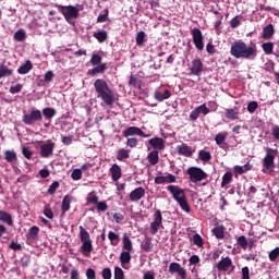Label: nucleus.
<instances>
[{
    "instance_id": "nucleus-1",
    "label": "nucleus",
    "mask_w": 279,
    "mask_h": 279,
    "mask_svg": "<svg viewBox=\"0 0 279 279\" xmlns=\"http://www.w3.org/2000/svg\"><path fill=\"white\" fill-rule=\"evenodd\" d=\"M230 53L231 56H233V58H243L244 60H256V56H258V49L254 44L247 46V44H245L243 40H238L232 44Z\"/></svg>"
},
{
    "instance_id": "nucleus-2",
    "label": "nucleus",
    "mask_w": 279,
    "mask_h": 279,
    "mask_svg": "<svg viewBox=\"0 0 279 279\" xmlns=\"http://www.w3.org/2000/svg\"><path fill=\"white\" fill-rule=\"evenodd\" d=\"M94 88L96 90V97L101 99L106 106H113L117 98L114 97V92L108 85V82L104 78H97L94 82Z\"/></svg>"
},
{
    "instance_id": "nucleus-3",
    "label": "nucleus",
    "mask_w": 279,
    "mask_h": 279,
    "mask_svg": "<svg viewBox=\"0 0 279 279\" xmlns=\"http://www.w3.org/2000/svg\"><path fill=\"white\" fill-rule=\"evenodd\" d=\"M167 191L171 193L173 199L179 204L184 213H191V207L189 206V201L186 199V194L178 185H168Z\"/></svg>"
},
{
    "instance_id": "nucleus-4",
    "label": "nucleus",
    "mask_w": 279,
    "mask_h": 279,
    "mask_svg": "<svg viewBox=\"0 0 279 279\" xmlns=\"http://www.w3.org/2000/svg\"><path fill=\"white\" fill-rule=\"evenodd\" d=\"M57 8L61 14H63L65 21H73L80 16V12L84 10V7L82 4L76 5H62L57 4Z\"/></svg>"
},
{
    "instance_id": "nucleus-5",
    "label": "nucleus",
    "mask_w": 279,
    "mask_h": 279,
    "mask_svg": "<svg viewBox=\"0 0 279 279\" xmlns=\"http://www.w3.org/2000/svg\"><path fill=\"white\" fill-rule=\"evenodd\" d=\"M265 151L266 156L263 159V172L267 173L268 171L269 173H271V171H274L276 167V165L274 163V160H276V149L266 147Z\"/></svg>"
},
{
    "instance_id": "nucleus-6",
    "label": "nucleus",
    "mask_w": 279,
    "mask_h": 279,
    "mask_svg": "<svg viewBox=\"0 0 279 279\" xmlns=\"http://www.w3.org/2000/svg\"><path fill=\"white\" fill-rule=\"evenodd\" d=\"M80 236L82 241L81 252L83 254H90L93 252V241L90 240V233L80 226Z\"/></svg>"
},
{
    "instance_id": "nucleus-7",
    "label": "nucleus",
    "mask_w": 279,
    "mask_h": 279,
    "mask_svg": "<svg viewBox=\"0 0 279 279\" xmlns=\"http://www.w3.org/2000/svg\"><path fill=\"white\" fill-rule=\"evenodd\" d=\"M187 175H190V180L197 184V182H202V180H206L208 174L202 170V168L191 167L187 169Z\"/></svg>"
},
{
    "instance_id": "nucleus-8",
    "label": "nucleus",
    "mask_w": 279,
    "mask_h": 279,
    "mask_svg": "<svg viewBox=\"0 0 279 279\" xmlns=\"http://www.w3.org/2000/svg\"><path fill=\"white\" fill-rule=\"evenodd\" d=\"M38 121H43V112L38 109H34L23 116V123H25V125H34Z\"/></svg>"
},
{
    "instance_id": "nucleus-9",
    "label": "nucleus",
    "mask_w": 279,
    "mask_h": 279,
    "mask_svg": "<svg viewBox=\"0 0 279 279\" xmlns=\"http://www.w3.org/2000/svg\"><path fill=\"white\" fill-rule=\"evenodd\" d=\"M191 35L196 49H198V51H204V35L202 34V31L195 27L191 31Z\"/></svg>"
},
{
    "instance_id": "nucleus-10",
    "label": "nucleus",
    "mask_w": 279,
    "mask_h": 279,
    "mask_svg": "<svg viewBox=\"0 0 279 279\" xmlns=\"http://www.w3.org/2000/svg\"><path fill=\"white\" fill-rule=\"evenodd\" d=\"M53 149H56V143L48 140L40 146V156L43 158H51V156H53Z\"/></svg>"
},
{
    "instance_id": "nucleus-11",
    "label": "nucleus",
    "mask_w": 279,
    "mask_h": 279,
    "mask_svg": "<svg viewBox=\"0 0 279 279\" xmlns=\"http://www.w3.org/2000/svg\"><path fill=\"white\" fill-rule=\"evenodd\" d=\"M124 138H129V136H142V138H149V134L143 132L138 126H130L123 132Z\"/></svg>"
},
{
    "instance_id": "nucleus-12",
    "label": "nucleus",
    "mask_w": 279,
    "mask_h": 279,
    "mask_svg": "<svg viewBox=\"0 0 279 279\" xmlns=\"http://www.w3.org/2000/svg\"><path fill=\"white\" fill-rule=\"evenodd\" d=\"M160 226H162V211L157 209L154 214V221L150 223L151 234H156L160 230Z\"/></svg>"
},
{
    "instance_id": "nucleus-13",
    "label": "nucleus",
    "mask_w": 279,
    "mask_h": 279,
    "mask_svg": "<svg viewBox=\"0 0 279 279\" xmlns=\"http://www.w3.org/2000/svg\"><path fill=\"white\" fill-rule=\"evenodd\" d=\"M169 274H178L179 278L177 279H186V270L180 263L172 262L169 265Z\"/></svg>"
},
{
    "instance_id": "nucleus-14",
    "label": "nucleus",
    "mask_w": 279,
    "mask_h": 279,
    "mask_svg": "<svg viewBox=\"0 0 279 279\" xmlns=\"http://www.w3.org/2000/svg\"><path fill=\"white\" fill-rule=\"evenodd\" d=\"M216 267L218 271H232L234 269L230 257H221L220 262L216 264Z\"/></svg>"
},
{
    "instance_id": "nucleus-15",
    "label": "nucleus",
    "mask_w": 279,
    "mask_h": 279,
    "mask_svg": "<svg viewBox=\"0 0 279 279\" xmlns=\"http://www.w3.org/2000/svg\"><path fill=\"white\" fill-rule=\"evenodd\" d=\"M191 75H202L204 73V63L202 62V59L197 58L192 61V65L190 68Z\"/></svg>"
},
{
    "instance_id": "nucleus-16",
    "label": "nucleus",
    "mask_w": 279,
    "mask_h": 279,
    "mask_svg": "<svg viewBox=\"0 0 279 279\" xmlns=\"http://www.w3.org/2000/svg\"><path fill=\"white\" fill-rule=\"evenodd\" d=\"M148 143L153 146L154 151H162L165 149V140L162 137L150 138Z\"/></svg>"
},
{
    "instance_id": "nucleus-17",
    "label": "nucleus",
    "mask_w": 279,
    "mask_h": 279,
    "mask_svg": "<svg viewBox=\"0 0 279 279\" xmlns=\"http://www.w3.org/2000/svg\"><path fill=\"white\" fill-rule=\"evenodd\" d=\"M177 151L179 156H184L185 158H191V156H193V148L186 144L178 145Z\"/></svg>"
},
{
    "instance_id": "nucleus-18",
    "label": "nucleus",
    "mask_w": 279,
    "mask_h": 279,
    "mask_svg": "<svg viewBox=\"0 0 279 279\" xmlns=\"http://www.w3.org/2000/svg\"><path fill=\"white\" fill-rule=\"evenodd\" d=\"M130 199L131 202H141L143 197H145V190L143 187H136L130 193Z\"/></svg>"
},
{
    "instance_id": "nucleus-19",
    "label": "nucleus",
    "mask_w": 279,
    "mask_h": 279,
    "mask_svg": "<svg viewBox=\"0 0 279 279\" xmlns=\"http://www.w3.org/2000/svg\"><path fill=\"white\" fill-rule=\"evenodd\" d=\"M225 117L226 119H229V121H236L239 119V108H229L225 109Z\"/></svg>"
},
{
    "instance_id": "nucleus-20",
    "label": "nucleus",
    "mask_w": 279,
    "mask_h": 279,
    "mask_svg": "<svg viewBox=\"0 0 279 279\" xmlns=\"http://www.w3.org/2000/svg\"><path fill=\"white\" fill-rule=\"evenodd\" d=\"M110 173L113 182H119V180H121V167L119 165L114 163L110 168Z\"/></svg>"
},
{
    "instance_id": "nucleus-21",
    "label": "nucleus",
    "mask_w": 279,
    "mask_h": 279,
    "mask_svg": "<svg viewBox=\"0 0 279 279\" xmlns=\"http://www.w3.org/2000/svg\"><path fill=\"white\" fill-rule=\"evenodd\" d=\"M106 71H108V64L101 63L96 68L89 70L88 75L95 76V75H99V73H106Z\"/></svg>"
},
{
    "instance_id": "nucleus-22",
    "label": "nucleus",
    "mask_w": 279,
    "mask_h": 279,
    "mask_svg": "<svg viewBox=\"0 0 279 279\" xmlns=\"http://www.w3.org/2000/svg\"><path fill=\"white\" fill-rule=\"evenodd\" d=\"M0 221H3V223H7L8 226H14L12 215L4 210H0Z\"/></svg>"
},
{
    "instance_id": "nucleus-23",
    "label": "nucleus",
    "mask_w": 279,
    "mask_h": 279,
    "mask_svg": "<svg viewBox=\"0 0 279 279\" xmlns=\"http://www.w3.org/2000/svg\"><path fill=\"white\" fill-rule=\"evenodd\" d=\"M233 171L235 175H243L246 171H252V165L245 163L244 166H234Z\"/></svg>"
},
{
    "instance_id": "nucleus-24",
    "label": "nucleus",
    "mask_w": 279,
    "mask_h": 279,
    "mask_svg": "<svg viewBox=\"0 0 279 279\" xmlns=\"http://www.w3.org/2000/svg\"><path fill=\"white\" fill-rule=\"evenodd\" d=\"M32 69H34V65L32 64V61H26L25 64L21 65L17 69V73L20 75H27V73L31 72Z\"/></svg>"
},
{
    "instance_id": "nucleus-25",
    "label": "nucleus",
    "mask_w": 279,
    "mask_h": 279,
    "mask_svg": "<svg viewBox=\"0 0 279 279\" xmlns=\"http://www.w3.org/2000/svg\"><path fill=\"white\" fill-rule=\"evenodd\" d=\"M271 36H274V24H268L267 26H265L263 28L262 37L265 40H269L271 38Z\"/></svg>"
},
{
    "instance_id": "nucleus-26",
    "label": "nucleus",
    "mask_w": 279,
    "mask_h": 279,
    "mask_svg": "<svg viewBox=\"0 0 279 279\" xmlns=\"http://www.w3.org/2000/svg\"><path fill=\"white\" fill-rule=\"evenodd\" d=\"M147 160L153 167L158 165L160 160V157L158 156V150H151L147 156Z\"/></svg>"
},
{
    "instance_id": "nucleus-27",
    "label": "nucleus",
    "mask_w": 279,
    "mask_h": 279,
    "mask_svg": "<svg viewBox=\"0 0 279 279\" xmlns=\"http://www.w3.org/2000/svg\"><path fill=\"white\" fill-rule=\"evenodd\" d=\"M228 138V132L218 133L215 136L216 145L223 148V145H226V140Z\"/></svg>"
},
{
    "instance_id": "nucleus-28",
    "label": "nucleus",
    "mask_w": 279,
    "mask_h": 279,
    "mask_svg": "<svg viewBox=\"0 0 279 279\" xmlns=\"http://www.w3.org/2000/svg\"><path fill=\"white\" fill-rule=\"evenodd\" d=\"M169 97H171V92L169 89H165L163 93L162 92H155V99L157 101H165V99H169Z\"/></svg>"
},
{
    "instance_id": "nucleus-29",
    "label": "nucleus",
    "mask_w": 279,
    "mask_h": 279,
    "mask_svg": "<svg viewBox=\"0 0 279 279\" xmlns=\"http://www.w3.org/2000/svg\"><path fill=\"white\" fill-rule=\"evenodd\" d=\"M131 251H123L120 254V263L121 265H128L132 260V255L130 254Z\"/></svg>"
},
{
    "instance_id": "nucleus-30",
    "label": "nucleus",
    "mask_w": 279,
    "mask_h": 279,
    "mask_svg": "<svg viewBox=\"0 0 279 279\" xmlns=\"http://www.w3.org/2000/svg\"><path fill=\"white\" fill-rule=\"evenodd\" d=\"M94 38H96L98 43H106V40H108V32L107 31L95 32Z\"/></svg>"
},
{
    "instance_id": "nucleus-31",
    "label": "nucleus",
    "mask_w": 279,
    "mask_h": 279,
    "mask_svg": "<svg viewBox=\"0 0 279 279\" xmlns=\"http://www.w3.org/2000/svg\"><path fill=\"white\" fill-rule=\"evenodd\" d=\"M43 114L44 117L48 120L51 121V119H53V117H56L57 111L56 109L51 108V107H47L43 109Z\"/></svg>"
},
{
    "instance_id": "nucleus-32",
    "label": "nucleus",
    "mask_w": 279,
    "mask_h": 279,
    "mask_svg": "<svg viewBox=\"0 0 279 279\" xmlns=\"http://www.w3.org/2000/svg\"><path fill=\"white\" fill-rule=\"evenodd\" d=\"M122 245L123 250L126 252H132V240L129 235H126V233L123 234Z\"/></svg>"
},
{
    "instance_id": "nucleus-33",
    "label": "nucleus",
    "mask_w": 279,
    "mask_h": 279,
    "mask_svg": "<svg viewBox=\"0 0 279 279\" xmlns=\"http://www.w3.org/2000/svg\"><path fill=\"white\" fill-rule=\"evenodd\" d=\"M25 38H27V33H25V29L21 28L17 32H15L14 40H16L17 43H23Z\"/></svg>"
},
{
    "instance_id": "nucleus-34",
    "label": "nucleus",
    "mask_w": 279,
    "mask_h": 279,
    "mask_svg": "<svg viewBox=\"0 0 279 279\" xmlns=\"http://www.w3.org/2000/svg\"><path fill=\"white\" fill-rule=\"evenodd\" d=\"M71 202H72L71 196L69 195L64 196L62 201V206H61L62 213H66L71 209Z\"/></svg>"
},
{
    "instance_id": "nucleus-35",
    "label": "nucleus",
    "mask_w": 279,
    "mask_h": 279,
    "mask_svg": "<svg viewBox=\"0 0 279 279\" xmlns=\"http://www.w3.org/2000/svg\"><path fill=\"white\" fill-rule=\"evenodd\" d=\"M262 49L266 53V56H271V53H274V43L271 41L264 43L262 45Z\"/></svg>"
},
{
    "instance_id": "nucleus-36",
    "label": "nucleus",
    "mask_w": 279,
    "mask_h": 279,
    "mask_svg": "<svg viewBox=\"0 0 279 279\" xmlns=\"http://www.w3.org/2000/svg\"><path fill=\"white\" fill-rule=\"evenodd\" d=\"M213 233L215 234L216 239H223V236H226L223 226H218L214 228Z\"/></svg>"
},
{
    "instance_id": "nucleus-37",
    "label": "nucleus",
    "mask_w": 279,
    "mask_h": 279,
    "mask_svg": "<svg viewBox=\"0 0 279 279\" xmlns=\"http://www.w3.org/2000/svg\"><path fill=\"white\" fill-rule=\"evenodd\" d=\"M12 75V70L8 69L5 64H0V80L2 77H10Z\"/></svg>"
},
{
    "instance_id": "nucleus-38",
    "label": "nucleus",
    "mask_w": 279,
    "mask_h": 279,
    "mask_svg": "<svg viewBox=\"0 0 279 279\" xmlns=\"http://www.w3.org/2000/svg\"><path fill=\"white\" fill-rule=\"evenodd\" d=\"M230 182H232V172L228 171L222 177L221 187L226 189V186L230 184Z\"/></svg>"
},
{
    "instance_id": "nucleus-39",
    "label": "nucleus",
    "mask_w": 279,
    "mask_h": 279,
    "mask_svg": "<svg viewBox=\"0 0 279 279\" xmlns=\"http://www.w3.org/2000/svg\"><path fill=\"white\" fill-rule=\"evenodd\" d=\"M126 158H130V150L125 148L118 150L117 160H126Z\"/></svg>"
},
{
    "instance_id": "nucleus-40",
    "label": "nucleus",
    "mask_w": 279,
    "mask_h": 279,
    "mask_svg": "<svg viewBox=\"0 0 279 279\" xmlns=\"http://www.w3.org/2000/svg\"><path fill=\"white\" fill-rule=\"evenodd\" d=\"M153 248L154 244L151 243V238H146L142 244V250H144V252H151Z\"/></svg>"
},
{
    "instance_id": "nucleus-41",
    "label": "nucleus",
    "mask_w": 279,
    "mask_h": 279,
    "mask_svg": "<svg viewBox=\"0 0 279 279\" xmlns=\"http://www.w3.org/2000/svg\"><path fill=\"white\" fill-rule=\"evenodd\" d=\"M4 158L7 162H14L16 160V153L14 150L4 151Z\"/></svg>"
},
{
    "instance_id": "nucleus-42",
    "label": "nucleus",
    "mask_w": 279,
    "mask_h": 279,
    "mask_svg": "<svg viewBox=\"0 0 279 279\" xmlns=\"http://www.w3.org/2000/svg\"><path fill=\"white\" fill-rule=\"evenodd\" d=\"M193 243L194 245H196L197 247H204V239L202 238V235H199L198 233H195L193 235Z\"/></svg>"
},
{
    "instance_id": "nucleus-43",
    "label": "nucleus",
    "mask_w": 279,
    "mask_h": 279,
    "mask_svg": "<svg viewBox=\"0 0 279 279\" xmlns=\"http://www.w3.org/2000/svg\"><path fill=\"white\" fill-rule=\"evenodd\" d=\"M198 156H199V159L203 160V162H208L213 158L210 153L206 150H199Z\"/></svg>"
},
{
    "instance_id": "nucleus-44",
    "label": "nucleus",
    "mask_w": 279,
    "mask_h": 279,
    "mask_svg": "<svg viewBox=\"0 0 279 279\" xmlns=\"http://www.w3.org/2000/svg\"><path fill=\"white\" fill-rule=\"evenodd\" d=\"M238 245H240V247H242V250H247V238H245V235H240L236 240Z\"/></svg>"
},
{
    "instance_id": "nucleus-45",
    "label": "nucleus",
    "mask_w": 279,
    "mask_h": 279,
    "mask_svg": "<svg viewBox=\"0 0 279 279\" xmlns=\"http://www.w3.org/2000/svg\"><path fill=\"white\" fill-rule=\"evenodd\" d=\"M44 215L47 219H53V210H51V205L46 204L44 207Z\"/></svg>"
},
{
    "instance_id": "nucleus-46",
    "label": "nucleus",
    "mask_w": 279,
    "mask_h": 279,
    "mask_svg": "<svg viewBox=\"0 0 279 279\" xmlns=\"http://www.w3.org/2000/svg\"><path fill=\"white\" fill-rule=\"evenodd\" d=\"M108 239L111 245H117V243H119V234L114 233V231L109 232Z\"/></svg>"
},
{
    "instance_id": "nucleus-47",
    "label": "nucleus",
    "mask_w": 279,
    "mask_h": 279,
    "mask_svg": "<svg viewBox=\"0 0 279 279\" xmlns=\"http://www.w3.org/2000/svg\"><path fill=\"white\" fill-rule=\"evenodd\" d=\"M196 110H198V114H204L205 117L206 114H210V109L206 107V104L196 107Z\"/></svg>"
},
{
    "instance_id": "nucleus-48",
    "label": "nucleus",
    "mask_w": 279,
    "mask_h": 279,
    "mask_svg": "<svg viewBox=\"0 0 279 279\" xmlns=\"http://www.w3.org/2000/svg\"><path fill=\"white\" fill-rule=\"evenodd\" d=\"M22 154L24 157L27 158V160H32V157L34 156V151H32V149H29V147L24 146L22 148Z\"/></svg>"
},
{
    "instance_id": "nucleus-49",
    "label": "nucleus",
    "mask_w": 279,
    "mask_h": 279,
    "mask_svg": "<svg viewBox=\"0 0 279 279\" xmlns=\"http://www.w3.org/2000/svg\"><path fill=\"white\" fill-rule=\"evenodd\" d=\"M145 32H140V33H137V35H136V45H138V46H141V45H145Z\"/></svg>"
},
{
    "instance_id": "nucleus-50",
    "label": "nucleus",
    "mask_w": 279,
    "mask_h": 279,
    "mask_svg": "<svg viewBox=\"0 0 279 279\" xmlns=\"http://www.w3.org/2000/svg\"><path fill=\"white\" fill-rule=\"evenodd\" d=\"M38 232H40V229L36 226L32 227L28 230V236L29 239H36V236H38Z\"/></svg>"
},
{
    "instance_id": "nucleus-51",
    "label": "nucleus",
    "mask_w": 279,
    "mask_h": 279,
    "mask_svg": "<svg viewBox=\"0 0 279 279\" xmlns=\"http://www.w3.org/2000/svg\"><path fill=\"white\" fill-rule=\"evenodd\" d=\"M256 110H258V102L257 101H251L247 105V111L251 114H254V112H256Z\"/></svg>"
},
{
    "instance_id": "nucleus-52",
    "label": "nucleus",
    "mask_w": 279,
    "mask_h": 279,
    "mask_svg": "<svg viewBox=\"0 0 279 279\" xmlns=\"http://www.w3.org/2000/svg\"><path fill=\"white\" fill-rule=\"evenodd\" d=\"M60 186V183L58 181H54L48 189V194L49 195H56V192L58 191Z\"/></svg>"
},
{
    "instance_id": "nucleus-53",
    "label": "nucleus",
    "mask_w": 279,
    "mask_h": 279,
    "mask_svg": "<svg viewBox=\"0 0 279 279\" xmlns=\"http://www.w3.org/2000/svg\"><path fill=\"white\" fill-rule=\"evenodd\" d=\"M90 64H93V66H99V64H101V56L93 54L90 59Z\"/></svg>"
},
{
    "instance_id": "nucleus-54",
    "label": "nucleus",
    "mask_w": 279,
    "mask_h": 279,
    "mask_svg": "<svg viewBox=\"0 0 279 279\" xmlns=\"http://www.w3.org/2000/svg\"><path fill=\"white\" fill-rule=\"evenodd\" d=\"M96 205L98 213H106L108 210V204L106 202H98Z\"/></svg>"
},
{
    "instance_id": "nucleus-55",
    "label": "nucleus",
    "mask_w": 279,
    "mask_h": 279,
    "mask_svg": "<svg viewBox=\"0 0 279 279\" xmlns=\"http://www.w3.org/2000/svg\"><path fill=\"white\" fill-rule=\"evenodd\" d=\"M99 203V196L89 193L88 197H87V204H98Z\"/></svg>"
},
{
    "instance_id": "nucleus-56",
    "label": "nucleus",
    "mask_w": 279,
    "mask_h": 279,
    "mask_svg": "<svg viewBox=\"0 0 279 279\" xmlns=\"http://www.w3.org/2000/svg\"><path fill=\"white\" fill-rule=\"evenodd\" d=\"M72 180H82V170L81 169H74L71 174Z\"/></svg>"
},
{
    "instance_id": "nucleus-57",
    "label": "nucleus",
    "mask_w": 279,
    "mask_h": 279,
    "mask_svg": "<svg viewBox=\"0 0 279 279\" xmlns=\"http://www.w3.org/2000/svg\"><path fill=\"white\" fill-rule=\"evenodd\" d=\"M279 256V247L277 246L275 250H272L269 253V259L271 260V263H274Z\"/></svg>"
},
{
    "instance_id": "nucleus-58",
    "label": "nucleus",
    "mask_w": 279,
    "mask_h": 279,
    "mask_svg": "<svg viewBox=\"0 0 279 279\" xmlns=\"http://www.w3.org/2000/svg\"><path fill=\"white\" fill-rule=\"evenodd\" d=\"M22 89H23V85L16 84V85L10 87V93L12 95H16V93H21Z\"/></svg>"
},
{
    "instance_id": "nucleus-59",
    "label": "nucleus",
    "mask_w": 279,
    "mask_h": 279,
    "mask_svg": "<svg viewBox=\"0 0 279 279\" xmlns=\"http://www.w3.org/2000/svg\"><path fill=\"white\" fill-rule=\"evenodd\" d=\"M114 279H124L123 269L119 267L114 268Z\"/></svg>"
},
{
    "instance_id": "nucleus-60",
    "label": "nucleus",
    "mask_w": 279,
    "mask_h": 279,
    "mask_svg": "<svg viewBox=\"0 0 279 279\" xmlns=\"http://www.w3.org/2000/svg\"><path fill=\"white\" fill-rule=\"evenodd\" d=\"M31 258H29V255H24L22 258H21V265L22 267H29V263H31Z\"/></svg>"
},
{
    "instance_id": "nucleus-61",
    "label": "nucleus",
    "mask_w": 279,
    "mask_h": 279,
    "mask_svg": "<svg viewBox=\"0 0 279 279\" xmlns=\"http://www.w3.org/2000/svg\"><path fill=\"white\" fill-rule=\"evenodd\" d=\"M86 278L87 279H95V278H97V274L95 272V269L88 268L86 270Z\"/></svg>"
},
{
    "instance_id": "nucleus-62",
    "label": "nucleus",
    "mask_w": 279,
    "mask_h": 279,
    "mask_svg": "<svg viewBox=\"0 0 279 279\" xmlns=\"http://www.w3.org/2000/svg\"><path fill=\"white\" fill-rule=\"evenodd\" d=\"M102 278L104 279H112V270H110V268H105L102 270Z\"/></svg>"
},
{
    "instance_id": "nucleus-63",
    "label": "nucleus",
    "mask_w": 279,
    "mask_h": 279,
    "mask_svg": "<svg viewBox=\"0 0 279 279\" xmlns=\"http://www.w3.org/2000/svg\"><path fill=\"white\" fill-rule=\"evenodd\" d=\"M242 279H250V268L247 266L242 268Z\"/></svg>"
},
{
    "instance_id": "nucleus-64",
    "label": "nucleus",
    "mask_w": 279,
    "mask_h": 279,
    "mask_svg": "<svg viewBox=\"0 0 279 279\" xmlns=\"http://www.w3.org/2000/svg\"><path fill=\"white\" fill-rule=\"evenodd\" d=\"M62 143H63V145H71V143H73V135L63 136Z\"/></svg>"
}]
</instances>
